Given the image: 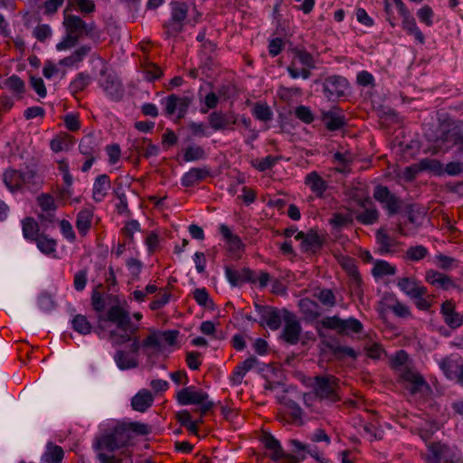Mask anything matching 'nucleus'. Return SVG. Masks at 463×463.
<instances>
[{"mask_svg": "<svg viewBox=\"0 0 463 463\" xmlns=\"http://www.w3.org/2000/svg\"><path fill=\"white\" fill-rule=\"evenodd\" d=\"M422 458L425 463H463V458L457 447L440 441L429 443Z\"/></svg>", "mask_w": 463, "mask_h": 463, "instance_id": "obj_1", "label": "nucleus"}, {"mask_svg": "<svg viewBox=\"0 0 463 463\" xmlns=\"http://www.w3.org/2000/svg\"><path fill=\"white\" fill-rule=\"evenodd\" d=\"M316 68V61L313 55L304 49H295L293 51V59L287 68L290 78L304 80L311 76V70Z\"/></svg>", "mask_w": 463, "mask_h": 463, "instance_id": "obj_2", "label": "nucleus"}, {"mask_svg": "<svg viewBox=\"0 0 463 463\" xmlns=\"http://www.w3.org/2000/svg\"><path fill=\"white\" fill-rule=\"evenodd\" d=\"M340 380L333 374L317 375L314 377L313 391L320 400L332 402L340 401Z\"/></svg>", "mask_w": 463, "mask_h": 463, "instance_id": "obj_3", "label": "nucleus"}, {"mask_svg": "<svg viewBox=\"0 0 463 463\" xmlns=\"http://www.w3.org/2000/svg\"><path fill=\"white\" fill-rule=\"evenodd\" d=\"M192 99L187 96L172 93L160 99L163 115L167 118L183 119L187 114Z\"/></svg>", "mask_w": 463, "mask_h": 463, "instance_id": "obj_4", "label": "nucleus"}, {"mask_svg": "<svg viewBox=\"0 0 463 463\" xmlns=\"http://www.w3.org/2000/svg\"><path fill=\"white\" fill-rule=\"evenodd\" d=\"M187 14L188 5L185 3H171V17L164 24V35L165 39L175 37L183 31Z\"/></svg>", "mask_w": 463, "mask_h": 463, "instance_id": "obj_5", "label": "nucleus"}, {"mask_svg": "<svg viewBox=\"0 0 463 463\" xmlns=\"http://www.w3.org/2000/svg\"><path fill=\"white\" fill-rule=\"evenodd\" d=\"M321 325L324 328L335 330L340 335L360 334L364 330L362 322L354 317L347 319L337 316L326 317L321 320Z\"/></svg>", "mask_w": 463, "mask_h": 463, "instance_id": "obj_6", "label": "nucleus"}, {"mask_svg": "<svg viewBox=\"0 0 463 463\" xmlns=\"http://www.w3.org/2000/svg\"><path fill=\"white\" fill-rule=\"evenodd\" d=\"M393 5L402 17V28L410 36H412L416 43H425V36L420 27L417 25L415 18L402 0H392Z\"/></svg>", "mask_w": 463, "mask_h": 463, "instance_id": "obj_7", "label": "nucleus"}, {"mask_svg": "<svg viewBox=\"0 0 463 463\" xmlns=\"http://www.w3.org/2000/svg\"><path fill=\"white\" fill-rule=\"evenodd\" d=\"M322 92L330 101H335L345 96L349 88L347 79L341 75H328L321 80Z\"/></svg>", "mask_w": 463, "mask_h": 463, "instance_id": "obj_8", "label": "nucleus"}, {"mask_svg": "<svg viewBox=\"0 0 463 463\" xmlns=\"http://www.w3.org/2000/svg\"><path fill=\"white\" fill-rule=\"evenodd\" d=\"M379 312L381 316L391 312L396 317L408 319L412 317V313L410 307L400 301L395 294L385 293L379 301Z\"/></svg>", "mask_w": 463, "mask_h": 463, "instance_id": "obj_9", "label": "nucleus"}, {"mask_svg": "<svg viewBox=\"0 0 463 463\" xmlns=\"http://www.w3.org/2000/svg\"><path fill=\"white\" fill-rule=\"evenodd\" d=\"M373 198L386 211L389 216L397 214L402 207V201L395 194L392 193L387 186L378 184L373 189Z\"/></svg>", "mask_w": 463, "mask_h": 463, "instance_id": "obj_10", "label": "nucleus"}, {"mask_svg": "<svg viewBox=\"0 0 463 463\" xmlns=\"http://www.w3.org/2000/svg\"><path fill=\"white\" fill-rule=\"evenodd\" d=\"M255 310L260 317V325L266 326L270 330H278L281 326L282 321H284V311L286 308L279 309L278 307L260 305L258 303L254 304Z\"/></svg>", "mask_w": 463, "mask_h": 463, "instance_id": "obj_11", "label": "nucleus"}, {"mask_svg": "<svg viewBox=\"0 0 463 463\" xmlns=\"http://www.w3.org/2000/svg\"><path fill=\"white\" fill-rule=\"evenodd\" d=\"M97 59L103 63L100 71V79L99 80V86L103 89L106 95L113 100H118L123 96V88L119 80L111 73H107V67L104 60L100 57Z\"/></svg>", "mask_w": 463, "mask_h": 463, "instance_id": "obj_12", "label": "nucleus"}, {"mask_svg": "<svg viewBox=\"0 0 463 463\" xmlns=\"http://www.w3.org/2000/svg\"><path fill=\"white\" fill-rule=\"evenodd\" d=\"M338 262L348 277L350 290L356 296L363 294V280L358 271L355 259L349 256H342Z\"/></svg>", "mask_w": 463, "mask_h": 463, "instance_id": "obj_13", "label": "nucleus"}, {"mask_svg": "<svg viewBox=\"0 0 463 463\" xmlns=\"http://www.w3.org/2000/svg\"><path fill=\"white\" fill-rule=\"evenodd\" d=\"M128 439L122 430H115L114 431L100 437L95 445L97 450H107L114 452L117 449L125 447Z\"/></svg>", "mask_w": 463, "mask_h": 463, "instance_id": "obj_14", "label": "nucleus"}, {"mask_svg": "<svg viewBox=\"0 0 463 463\" xmlns=\"http://www.w3.org/2000/svg\"><path fill=\"white\" fill-rule=\"evenodd\" d=\"M218 232L222 235L223 241L226 244V250L234 258H241L245 250V245L241 237L233 233L231 228L225 224L221 223L218 226Z\"/></svg>", "mask_w": 463, "mask_h": 463, "instance_id": "obj_15", "label": "nucleus"}, {"mask_svg": "<svg viewBox=\"0 0 463 463\" xmlns=\"http://www.w3.org/2000/svg\"><path fill=\"white\" fill-rule=\"evenodd\" d=\"M285 326L283 328L281 337L289 345H297L299 341L300 334L302 331L299 321L296 318L294 313L289 310L284 311Z\"/></svg>", "mask_w": 463, "mask_h": 463, "instance_id": "obj_16", "label": "nucleus"}, {"mask_svg": "<svg viewBox=\"0 0 463 463\" xmlns=\"http://www.w3.org/2000/svg\"><path fill=\"white\" fill-rule=\"evenodd\" d=\"M207 398L209 395L206 392L193 385L184 387L176 393L177 402L182 406L197 405Z\"/></svg>", "mask_w": 463, "mask_h": 463, "instance_id": "obj_17", "label": "nucleus"}, {"mask_svg": "<svg viewBox=\"0 0 463 463\" xmlns=\"http://www.w3.org/2000/svg\"><path fill=\"white\" fill-rule=\"evenodd\" d=\"M304 184L312 194L318 199L326 196V192L329 187V183L317 172L311 171L304 178Z\"/></svg>", "mask_w": 463, "mask_h": 463, "instance_id": "obj_18", "label": "nucleus"}, {"mask_svg": "<svg viewBox=\"0 0 463 463\" xmlns=\"http://www.w3.org/2000/svg\"><path fill=\"white\" fill-rule=\"evenodd\" d=\"M99 319L116 324L118 329L128 328L131 323L128 312L119 305H114L109 307L106 316H100Z\"/></svg>", "mask_w": 463, "mask_h": 463, "instance_id": "obj_19", "label": "nucleus"}, {"mask_svg": "<svg viewBox=\"0 0 463 463\" xmlns=\"http://www.w3.org/2000/svg\"><path fill=\"white\" fill-rule=\"evenodd\" d=\"M400 377L403 383L409 384L408 389L411 394L422 392L423 388L429 389V384L424 378L409 367L402 369Z\"/></svg>", "mask_w": 463, "mask_h": 463, "instance_id": "obj_20", "label": "nucleus"}, {"mask_svg": "<svg viewBox=\"0 0 463 463\" xmlns=\"http://www.w3.org/2000/svg\"><path fill=\"white\" fill-rule=\"evenodd\" d=\"M321 119L329 131H336L346 125V118L338 107L322 111Z\"/></svg>", "mask_w": 463, "mask_h": 463, "instance_id": "obj_21", "label": "nucleus"}, {"mask_svg": "<svg viewBox=\"0 0 463 463\" xmlns=\"http://www.w3.org/2000/svg\"><path fill=\"white\" fill-rule=\"evenodd\" d=\"M295 239L301 242V250L304 252L315 253L322 248L323 241L317 232H298Z\"/></svg>", "mask_w": 463, "mask_h": 463, "instance_id": "obj_22", "label": "nucleus"}, {"mask_svg": "<svg viewBox=\"0 0 463 463\" xmlns=\"http://www.w3.org/2000/svg\"><path fill=\"white\" fill-rule=\"evenodd\" d=\"M440 314L445 324L451 329L458 328L463 325V317L456 311V307L452 300H446L441 304Z\"/></svg>", "mask_w": 463, "mask_h": 463, "instance_id": "obj_23", "label": "nucleus"}, {"mask_svg": "<svg viewBox=\"0 0 463 463\" xmlns=\"http://www.w3.org/2000/svg\"><path fill=\"white\" fill-rule=\"evenodd\" d=\"M261 443L264 448L269 451V458L277 462L281 459L288 458V454L285 453L280 442L271 433L265 432L261 439Z\"/></svg>", "mask_w": 463, "mask_h": 463, "instance_id": "obj_24", "label": "nucleus"}, {"mask_svg": "<svg viewBox=\"0 0 463 463\" xmlns=\"http://www.w3.org/2000/svg\"><path fill=\"white\" fill-rule=\"evenodd\" d=\"M224 273L227 280L233 287L241 286L246 282L256 283L254 271L249 268H244L241 271H239L231 267H225Z\"/></svg>", "mask_w": 463, "mask_h": 463, "instance_id": "obj_25", "label": "nucleus"}, {"mask_svg": "<svg viewBox=\"0 0 463 463\" xmlns=\"http://www.w3.org/2000/svg\"><path fill=\"white\" fill-rule=\"evenodd\" d=\"M375 241L378 245L379 254L383 256L394 253L400 244L397 239L390 236L383 228L376 231Z\"/></svg>", "mask_w": 463, "mask_h": 463, "instance_id": "obj_26", "label": "nucleus"}, {"mask_svg": "<svg viewBox=\"0 0 463 463\" xmlns=\"http://www.w3.org/2000/svg\"><path fill=\"white\" fill-rule=\"evenodd\" d=\"M439 365L448 379L455 380L458 376V371L463 365V360L458 354H451L442 358L439 362Z\"/></svg>", "mask_w": 463, "mask_h": 463, "instance_id": "obj_27", "label": "nucleus"}, {"mask_svg": "<svg viewBox=\"0 0 463 463\" xmlns=\"http://www.w3.org/2000/svg\"><path fill=\"white\" fill-rule=\"evenodd\" d=\"M257 364L258 359L255 356H250L243 362L238 364L230 376L231 385L238 386L241 384L246 373L251 369H253Z\"/></svg>", "mask_w": 463, "mask_h": 463, "instance_id": "obj_28", "label": "nucleus"}, {"mask_svg": "<svg viewBox=\"0 0 463 463\" xmlns=\"http://www.w3.org/2000/svg\"><path fill=\"white\" fill-rule=\"evenodd\" d=\"M76 143L73 136L67 132H60L50 141V149L53 153L68 152Z\"/></svg>", "mask_w": 463, "mask_h": 463, "instance_id": "obj_29", "label": "nucleus"}, {"mask_svg": "<svg viewBox=\"0 0 463 463\" xmlns=\"http://www.w3.org/2000/svg\"><path fill=\"white\" fill-rule=\"evenodd\" d=\"M111 186L110 178L108 175H98L92 185V199L95 203H101L106 198Z\"/></svg>", "mask_w": 463, "mask_h": 463, "instance_id": "obj_30", "label": "nucleus"}, {"mask_svg": "<svg viewBox=\"0 0 463 463\" xmlns=\"http://www.w3.org/2000/svg\"><path fill=\"white\" fill-rule=\"evenodd\" d=\"M209 175L210 172L207 168L192 167L182 175L181 185L185 188L193 187L203 181Z\"/></svg>", "mask_w": 463, "mask_h": 463, "instance_id": "obj_31", "label": "nucleus"}, {"mask_svg": "<svg viewBox=\"0 0 463 463\" xmlns=\"http://www.w3.org/2000/svg\"><path fill=\"white\" fill-rule=\"evenodd\" d=\"M211 128L214 131L227 129L230 126L235 124L236 119L222 111H213L208 117Z\"/></svg>", "mask_w": 463, "mask_h": 463, "instance_id": "obj_32", "label": "nucleus"}, {"mask_svg": "<svg viewBox=\"0 0 463 463\" xmlns=\"http://www.w3.org/2000/svg\"><path fill=\"white\" fill-rule=\"evenodd\" d=\"M93 217L94 212L90 208L81 209L77 213L75 226L80 236L84 237L89 233L92 225Z\"/></svg>", "mask_w": 463, "mask_h": 463, "instance_id": "obj_33", "label": "nucleus"}, {"mask_svg": "<svg viewBox=\"0 0 463 463\" xmlns=\"http://www.w3.org/2000/svg\"><path fill=\"white\" fill-rule=\"evenodd\" d=\"M64 458L63 449L51 441L45 445V449L41 456V463H62Z\"/></svg>", "mask_w": 463, "mask_h": 463, "instance_id": "obj_34", "label": "nucleus"}, {"mask_svg": "<svg viewBox=\"0 0 463 463\" xmlns=\"http://www.w3.org/2000/svg\"><path fill=\"white\" fill-rule=\"evenodd\" d=\"M113 358L118 368L121 371L134 369L138 366V358L126 350H118Z\"/></svg>", "mask_w": 463, "mask_h": 463, "instance_id": "obj_35", "label": "nucleus"}, {"mask_svg": "<svg viewBox=\"0 0 463 463\" xmlns=\"http://www.w3.org/2000/svg\"><path fill=\"white\" fill-rule=\"evenodd\" d=\"M154 398L152 393L146 389H142L132 398L131 405L133 410L145 412L152 406Z\"/></svg>", "mask_w": 463, "mask_h": 463, "instance_id": "obj_36", "label": "nucleus"}, {"mask_svg": "<svg viewBox=\"0 0 463 463\" xmlns=\"http://www.w3.org/2000/svg\"><path fill=\"white\" fill-rule=\"evenodd\" d=\"M3 179L7 188L12 192L20 190L25 183L24 174L15 169L5 170Z\"/></svg>", "mask_w": 463, "mask_h": 463, "instance_id": "obj_37", "label": "nucleus"}, {"mask_svg": "<svg viewBox=\"0 0 463 463\" xmlns=\"http://www.w3.org/2000/svg\"><path fill=\"white\" fill-rule=\"evenodd\" d=\"M415 307L420 311H430L434 303V295L429 294L426 287L420 288L410 298Z\"/></svg>", "mask_w": 463, "mask_h": 463, "instance_id": "obj_38", "label": "nucleus"}, {"mask_svg": "<svg viewBox=\"0 0 463 463\" xmlns=\"http://www.w3.org/2000/svg\"><path fill=\"white\" fill-rule=\"evenodd\" d=\"M415 307L420 311H430L434 303V295L429 294L426 287L420 288L410 298Z\"/></svg>", "mask_w": 463, "mask_h": 463, "instance_id": "obj_39", "label": "nucleus"}, {"mask_svg": "<svg viewBox=\"0 0 463 463\" xmlns=\"http://www.w3.org/2000/svg\"><path fill=\"white\" fill-rule=\"evenodd\" d=\"M58 165L57 169L62 175V181L65 184V188L61 191V195L71 196L72 194L71 186L73 184V177L70 173V165L67 158H61L56 160Z\"/></svg>", "mask_w": 463, "mask_h": 463, "instance_id": "obj_40", "label": "nucleus"}, {"mask_svg": "<svg viewBox=\"0 0 463 463\" xmlns=\"http://www.w3.org/2000/svg\"><path fill=\"white\" fill-rule=\"evenodd\" d=\"M425 279L430 285L442 289H449L454 286L450 277L434 269H429L426 272Z\"/></svg>", "mask_w": 463, "mask_h": 463, "instance_id": "obj_41", "label": "nucleus"}, {"mask_svg": "<svg viewBox=\"0 0 463 463\" xmlns=\"http://www.w3.org/2000/svg\"><path fill=\"white\" fill-rule=\"evenodd\" d=\"M437 142L440 143V146L446 144L458 146L459 149L463 151V133L456 128L442 131L437 138Z\"/></svg>", "mask_w": 463, "mask_h": 463, "instance_id": "obj_42", "label": "nucleus"}, {"mask_svg": "<svg viewBox=\"0 0 463 463\" xmlns=\"http://www.w3.org/2000/svg\"><path fill=\"white\" fill-rule=\"evenodd\" d=\"M91 47L90 45H81L75 50L70 56L61 59L59 64L64 67H78V65L90 53Z\"/></svg>", "mask_w": 463, "mask_h": 463, "instance_id": "obj_43", "label": "nucleus"}, {"mask_svg": "<svg viewBox=\"0 0 463 463\" xmlns=\"http://www.w3.org/2000/svg\"><path fill=\"white\" fill-rule=\"evenodd\" d=\"M4 88L9 90L17 99H23L26 90L25 82L15 74L11 75L5 80Z\"/></svg>", "mask_w": 463, "mask_h": 463, "instance_id": "obj_44", "label": "nucleus"}, {"mask_svg": "<svg viewBox=\"0 0 463 463\" xmlns=\"http://www.w3.org/2000/svg\"><path fill=\"white\" fill-rule=\"evenodd\" d=\"M397 287L407 297L411 298L413 294H415L418 290H420V288H422L424 286L421 285V283L414 278L403 277L398 279Z\"/></svg>", "mask_w": 463, "mask_h": 463, "instance_id": "obj_45", "label": "nucleus"}, {"mask_svg": "<svg viewBox=\"0 0 463 463\" xmlns=\"http://www.w3.org/2000/svg\"><path fill=\"white\" fill-rule=\"evenodd\" d=\"M302 409L296 402H292L288 405L287 411L280 415L279 420L285 421L291 424H301L302 423Z\"/></svg>", "mask_w": 463, "mask_h": 463, "instance_id": "obj_46", "label": "nucleus"}, {"mask_svg": "<svg viewBox=\"0 0 463 463\" xmlns=\"http://www.w3.org/2000/svg\"><path fill=\"white\" fill-rule=\"evenodd\" d=\"M91 83V77L88 72H79L71 81L69 90L73 96L83 91Z\"/></svg>", "mask_w": 463, "mask_h": 463, "instance_id": "obj_47", "label": "nucleus"}, {"mask_svg": "<svg viewBox=\"0 0 463 463\" xmlns=\"http://www.w3.org/2000/svg\"><path fill=\"white\" fill-rule=\"evenodd\" d=\"M23 236L29 241H35L41 235L39 233V225L33 217H26L22 221Z\"/></svg>", "mask_w": 463, "mask_h": 463, "instance_id": "obj_48", "label": "nucleus"}, {"mask_svg": "<svg viewBox=\"0 0 463 463\" xmlns=\"http://www.w3.org/2000/svg\"><path fill=\"white\" fill-rule=\"evenodd\" d=\"M136 149L146 158L156 156L160 153V147L153 144L152 141L146 137L137 141Z\"/></svg>", "mask_w": 463, "mask_h": 463, "instance_id": "obj_49", "label": "nucleus"}, {"mask_svg": "<svg viewBox=\"0 0 463 463\" xmlns=\"http://www.w3.org/2000/svg\"><path fill=\"white\" fill-rule=\"evenodd\" d=\"M419 165L422 172H429L437 176L444 175L443 164L438 159L422 158L419 161Z\"/></svg>", "mask_w": 463, "mask_h": 463, "instance_id": "obj_50", "label": "nucleus"}, {"mask_svg": "<svg viewBox=\"0 0 463 463\" xmlns=\"http://www.w3.org/2000/svg\"><path fill=\"white\" fill-rule=\"evenodd\" d=\"M298 307L302 314L308 319H317L320 316L317 303L310 298L300 299Z\"/></svg>", "mask_w": 463, "mask_h": 463, "instance_id": "obj_51", "label": "nucleus"}, {"mask_svg": "<svg viewBox=\"0 0 463 463\" xmlns=\"http://www.w3.org/2000/svg\"><path fill=\"white\" fill-rule=\"evenodd\" d=\"M118 330L120 332H118L117 330H112L110 332V337L115 339L116 344L123 345L132 340L133 336L138 331V326L130 323V326L128 328Z\"/></svg>", "mask_w": 463, "mask_h": 463, "instance_id": "obj_52", "label": "nucleus"}, {"mask_svg": "<svg viewBox=\"0 0 463 463\" xmlns=\"http://www.w3.org/2000/svg\"><path fill=\"white\" fill-rule=\"evenodd\" d=\"M396 272V267L383 260H376L372 269V274L375 279L384 276H392Z\"/></svg>", "mask_w": 463, "mask_h": 463, "instance_id": "obj_53", "label": "nucleus"}, {"mask_svg": "<svg viewBox=\"0 0 463 463\" xmlns=\"http://www.w3.org/2000/svg\"><path fill=\"white\" fill-rule=\"evenodd\" d=\"M282 156L269 155L263 158L252 161L251 165L259 172H265L267 170L272 169L274 165H276L280 160H282Z\"/></svg>", "mask_w": 463, "mask_h": 463, "instance_id": "obj_54", "label": "nucleus"}, {"mask_svg": "<svg viewBox=\"0 0 463 463\" xmlns=\"http://www.w3.org/2000/svg\"><path fill=\"white\" fill-rule=\"evenodd\" d=\"M71 323L73 330L80 335H86L91 333L92 325L84 315L74 316Z\"/></svg>", "mask_w": 463, "mask_h": 463, "instance_id": "obj_55", "label": "nucleus"}, {"mask_svg": "<svg viewBox=\"0 0 463 463\" xmlns=\"http://www.w3.org/2000/svg\"><path fill=\"white\" fill-rule=\"evenodd\" d=\"M39 250L45 255L56 252L57 241L44 234H41L34 241Z\"/></svg>", "mask_w": 463, "mask_h": 463, "instance_id": "obj_56", "label": "nucleus"}, {"mask_svg": "<svg viewBox=\"0 0 463 463\" xmlns=\"http://www.w3.org/2000/svg\"><path fill=\"white\" fill-rule=\"evenodd\" d=\"M252 116L260 121L269 122L272 119L273 112L270 107L262 102H257L251 110Z\"/></svg>", "mask_w": 463, "mask_h": 463, "instance_id": "obj_57", "label": "nucleus"}, {"mask_svg": "<svg viewBox=\"0 0 463 463\" xmlns=\"http://www.w3.org/2000/svg\"><path fill=\"white\" fill-rule=\"evenodd\" d=\"M324 307L332 308L336 305V298L329 288H318L313 295Z\"/></svg>", "mask_w": 463, "mask_h": 463, "instance_id": "obj_58", "label": "nucleus"}, {"mask_svg": "<svg viewBox=\"0 0 463 463\" xmlns=\"http://www.w3.org/2000/svg\"><path fill=\"white\" fill-rule=\"evenodd\" d=\"M64 25L67 32L78 35L82 33V28L87 27V24L80 17L76 15H68L65 17Z\"/></svg>", "mask_w": 463, "mask_h": 463, "instance_id": "obj_59", "label": "nucleus"}, {"mask_svg": "<svg viewBox=\"0 0 463 463\" xmlns=\"http://www.w3.org/2000/svg\"><path fill=\"white\" fill-rule=\"evenodd\" d=\"M290 445L292 448V451L296 455H288V458L285 459H288V461L292 463H298L306 458V448L307 444L302 443L301 441L298 439H292L290 441Z\"/></svg>", "mask_w": 463, "mask_h": 463, "instance_id": "obj_60", "label": "nucleus"}, {"mask_svg": "<svg viewBox=\"0 0 463 463\" xmlns=\"http://www.w3.org/2000/svg\"><path fill=\"white\" fill-rule=\"evenodd\" d=\"M97 145L92 136L83 137L79 144V151L85 156H96Z\"/></svg>", "mask_w": 463, "mask_h": 463, "instance_id": "obj_61", "label": "nucleus"}, {"mask_svg": "<svg viewBox=\"0 0 463 463\" xmlns=\"http://www.w3.org/2000/svg\"><path fill=\"white\" fill-rule=\"evenodd\" d=\"M356 221L364 225H372L379 219V212L376 208H366L356 215Z\"/></svg>", "mask_w": 463, "mask_h": 463, "instance_id": "obj_62", "label": "nucleus"}, {"mask_svg": "<svg viewBox=\"0 0 463 463\" xmlns=\"http://www.w3.org/2000/svg\"><path fill=\"white\" fill-rule=\"evenodd\" d=\"M416 15L420 23L425 24L428 27H431L434 24L435 14L431 6L424 5L417 10Z\"/></svg>", "mask_w": 463, "mask_h": 463, "instance_id": "obj_63", "label": "nucleus"}, {"mask_svg": "<svg viewBox=\"0 0 463 463\" xmlns=\"http://www.w3.org/2000/svg\"><path fill=\"white\" fill-rule=\"evenodd\" d=\"M205 157V152L203 148L200 146L194 145L187 146L183 155V159L184 162H194L198 161Z\"/></svg>", "mask_w": 463, "mask_h": 463, "instance_id": "obj_64", "label": "nucleus"}]
</instances>
